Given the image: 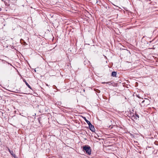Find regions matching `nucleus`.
<instances>
[{"label":"nucleus","mask_w":158,"mask_h":158,"mask_svg":"<svg viewBox=\"0 0 158 158\" xmlns=\"http://www.w3.org/2000/svg\"><path fill=\"white\" fill-rule=\"evenodd\" d=\"M83 151L89 155L91 154L90 147L89 146H84L83 148Z\"/></svg>","instance_id":"nucleus-1"},{"label":"nucleus","mask_w":158,"mask_h":158,"mask_svg":"<svg viewBox=\"0 0 158 158\" xmlns=\"http://www.w3.org/2000/svg\"><path fill=\"white\" fill-rule=\"evenodd\" d=\"M89 129L92 132H94L95 131V129L94 127L93 126L91 123L90 125H89Z\"/></svg>","instance_id":"nucleus-2"},{"label":"nucleus","mask_w":158,"mask_h":158,"mask_svg":"<svg viewBox=\"0 0 158 158\" xmlns=\"http://www.w3.org/2000/svg\"><path fill=\"white\" fill-rule=\"evenodd\" d=\"M8 150H9V152L10 153V154L13 156V157H15V155L14 154V152L12 151H11L9 149H8Z\"/></svg>","instance_id":"nucleus-3"},{"label":"nucleus","mask_w":158,"mask_h":158,"mask_svg":"<svg viewBox=\"0 0 158 158\" xmlns=\"http://www.w3.org/2000/svg\"><path fill=\"white\" fill-rule=\"evenodd\" d=\"M83 118L85 119L86 122L88 124V125H90V124L91 123H90V122L88 121L87 119H86L85 117H84Z\"/></svg>","instance_id":"nucleus-4"},{"label":"nucleus","mask_w":158,"mask_h":158,"mask_svg":"<svg viewBox=\"0 0 158 158\" xmlns=\"http://www.w3.org/2000/svg\"><path fill=\"white\" fill-rule=\"evenodd\" d=\"M24 82H25L26 84V85L30 89H31V86H30V85L28 84V83L26 82V80H24L23 81Z\"/></svg>","instance_id":"nucleus-5"},{"label":"nucleus","mask_w":158,"mask_h":158,"mask_svg":"<svg viewBox=\"0 0 158 158\" xmlns=\"http://www.w3.org/2000/svg\"><path fill=\"white\" fill-rule=\"evenodd\" d=\"M116 73L114 71L112 73V76L113 77L116 76Z\"/></svg>","instance_id":"nucleus-6"},{"label":"nucleus","mask_w":158,"mask_h":158,"mask_svg":"<svg viewBox=\"0 0 158 158\" xmlns=\"http://www.w3.org/2000/svg\"><path fill=\"white\" fill-rule=\"evenodd\" d=\"M110 82H102V83H103V84H108Z\"/></svg>","instance_id":"nucleus-7"},{"label":"nucleus","mask_w":158,"mask_h":158,"mask_svg":"<svg viewBox=\"0 0 158 158\" xmlns=\"http://www.w3.org/2000/svg\"><path fill=\"white\" fill-rule=\"evenodd\" d=\"M136 116H137L138 118H139V115H136Z\"/></svg>","instance_id":"nucleus-8"},{"label":"nucleus","mask_w":158,"mask_h":158,"mask_svg":"<svg viewBox=\"0 0 158 158\" xmlns=\"http://www.w3.org/2000/svg\"><path fill=\"white\" fill-rule=\"evenodd\" d=\"M1 10H2V9L1 8H0V11H1Z\"/></svg>","instance_id":"nucleus-9"}]
</instances>
